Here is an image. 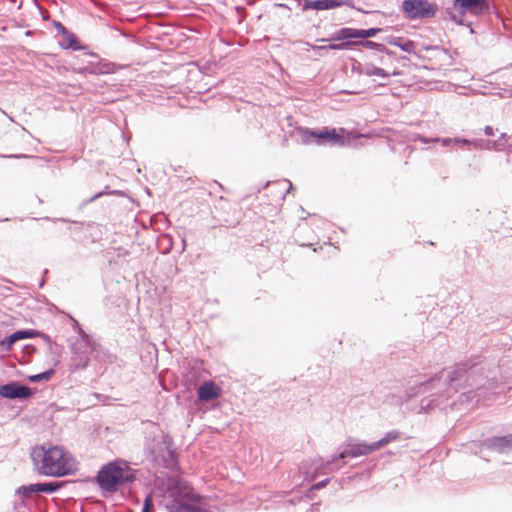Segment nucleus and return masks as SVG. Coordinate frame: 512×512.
Masks as SVG:
<instances>
[{"instance_id": "obj_30", "label": "nucleus", "mask_w": 512, "mask_h": 512, "mask_svg": "<svg viewBox=\"0 0 512 512\" xmlns=\"http://www.w3.org/2000/svg\"><path fill=\"white\" fill-rule=\"evenodd\" d=\"M76 470H77V468L75 467L74 459L72 457L68 456V454L66 453V470H65L66 475L72 474Z\"/></svg>"}, {"instance_id": "obj_2", "label": "nucleus", "mask_w": 512, "mask_h": 512, "mask_svg": "<svg viewBox=\"0 0 512 512\" xmlns=\"http://www.w3.org/2000/svg\"><path fill=\"white\" fill-rule=\"evenodd\" d=\"M66 320L76 334L69 344V371L70 374L77 372L81 374L87 368L90 353L95 350L94 344L74 317L66 313Z\"/></svg>"}, {"instance_id": "obj_39", "label": "nucleus", "mask_w": 512, "mask_h": 512, "mask_svg": "<svg viewBox=\"0 0 512 512\" xmlns=\"http://www.w3.org/2000/svg\"><path fill=\"white\" fill-rule=\"evenodd\" d=\"M416 393H417V391H415V388H413L412 392L408 393L407 396H408V398H410V397L414 396Z\"/></svg>"}, {"instance_id": "obj_32", "label": "nucleus", "mask_w": 512, "mask_h": 512, "mask_svg": "<svg viewBox=\"0 0 512 512\" xmlns=\"http://www.w3.org/2000/svg\"><path fill=\"white\" fill-rule=\"evenodd\" d=\"M453 141H454V144H457V145H472L473 146V140H469L466 138H454Z\"/></svg>"}, {"instance_id": "obj_26", "label": "nucleus", "mask_w": 512, "mask_h": 512, "mask_svg": "<svg viewBox=\"0 0 512 512\" xmlns=\"http://www.w3.org/2000/svg\"><path fill=\"white\" fill-rule=\"evenodd\" d=\"M419 139L424 143V144H427V143H430V142H441L442 146H449L451 143H454L453 139L452 138H443V139H440V138H432V139H428L426 137H419Z\"/></svg>"}, {"instance_id": "obj_37", "label": "nucleus", "mask_w": 512, "mask_h": 512, "mask_svg": "<svg viewBox=\"0 0 512 512\" xmlns=\"http://www.w3.org/2000/svg\"><path fill=\"white\" fill-rule=\"evenodd\" d=\"M484 133L487 135V136H492L494 134V130L491 126H486L484 128Z\"/></svg>"}, {"instance_id": "obj_15", "label": "nucleus", "mask_w": 512, "mask_h": 512, "mask_svg": "<svg viewBox=\"0 0 512 512\" xmlns=\"http://www.w3.org/2000/svg\"><path fill=\"white\" fill-rule=\"evenodd\" d=\"M454 6H459L464 11L480 10L487 7L486 0H453Z\"/></svg>"}, {"instance_id": "obj_6", "label": "nucleus", "mask_w": 512, "mask_h": 512, "mask_svg": "<svg viewBox=\"0 0 512 512\" xmlns=\"http://www.w3.org/2000/svg\"><path fill=\"white\" fill-rule=\"evenodd\" d=\"M305 143L315 142L316 144H331L334 146H343V137L337 133L336 129L324 130H303Z\"/></svg>"}, {"instance_id": "obj_31", "label": "nucleus", "mask_w": 512, "mask_h": 512, "mask_svg": "<svg viewBox=\"0 0 512 512\" xmlns=\"http://www.w3.org/2000/svg\"><path fill=\"white\" fill-rule=\"evenodd\" d=\"M310 48L316 52H318V55L319 56H324L325 55V52L327 50H330L329 48H327V45H320V46H317V45H309Z\"/></svg>"}, {"instance_id": "obj_41", "label": "nucleus", "mask_w": 512, "mask_h": 512, "mask_svg": "<svg viewBox=\"0 0 512 512\" xmlns=\"http://www.w3.org/2000/svg\"><path fill=\"white\" fill-rule=\"evenodd\" d=\"M288 183H289V189H288V191H289L292 188V184H291V182H288Z\"/></svg>"}, {"instance_id": "obj_11", "label": "nucleus", "mask_w": 512, "mask_h": 512, "mask_svg": "<svg viewBox=\"0 0 512 512\" xmlns=\"http://www.w3.org/2000/svg\"><path fill=\"white\" fill-rule=\"evenodd\" d=\"M62 487V482L34 483L18 488L17 493L30 495L32 493H52Z\"/></svg>"}, {"instance_id": "obj_19", "label": "nucleus", "mask_w": 512, "mask_h": 512, "mask_svg": "<svg viewBox=\"0 0 512 512\" xmlns=\"http://www.w3.org/2000/svg\"><path fill=\"white\" fill-rule=\"evenodd\" d=\"M400 435L401 433L398 430H391L387 432L380 440L374 442L376 449L379 450L389 443L398 440Z\"/></svg>"}, {"instance_id": "obj_27", "label": "nucleus", "mask_w": 512, "mask_h": 512, "mask_svg": "<svg viewBox=\"0 0 512 512\" xmlns=\"http://www.w3.org/2000/svg\"><path fill=\"white\" fill-rule=\"evenodd\" d=\"M17 338V341L27 338H33L37 335L35 330H19L14 332Z\"/></svg>"}, {"instance_id": "obj_13", "label": "nucleus", "mask_w": 512, "mask_h": 512, "mask_svg": "<svg viewBox=\"0 0 512 512\" xmlns=\"http://www.w3.org/2000/svg\"><path fill=\"white\" fill-rule=\"evenodd\" d=\"M66 51L75 53L76 51H83L84 57H95L94 53L88 52L87 46L81 45L78 38L66 30Z\"/></svg>"}, {"instance_id": "obj_10", "label": "nucleus", "mask_w": 512, "mask_h": 512, "mask_svg": "<svg viewBox=\"0 0 512 512\" xmlns=\"http://www.w3.org/2000/svg\"><path fill=\"white\" fill-rule=\"evenodd\" d=\"M86 58L84 56L79 58L75 53L66 51V66H69V69L78 73H97L96 69L90 66V62ZM66 70H68V67H66Z\"/></svg>"}, {"instance_id": "obj_25", "label": "nucleus", "mask_w": 512, "mask_h": 512, "mask_svg": "<svg viewBox=\"0 0 512 512\" xmlns=\"http://www.w3.org/2000/svg\"><path fill=\"white\" fill-rule=\"evenodd\" d=\"M493 141L485 139H473V147L479 150H493Z\"/></svg>"}, {"instance_id": "obj_1", "label": "nucleus", "mask_w": 512, "mask_h": 512, "mask_svg": "<svg viewBox=\"0 0 512 512\" xmlns=\"http://www.w3.org/2000/svg\"><path fill=\"white\" fill-rule=\"evenodd\" d=\"M476 365L459 363L447 372L446 381L449 389L458 391V387L465 382L468 390L463 391L458 398L459 403L466 409L476 406L481 400L488 399L490 394L497 393V382L486 381L476 377Z\"/></svg>"}, {"instance_id": "obj_40", "label": "nucleus", "mask_w": 512, "mask_h": 512, "mask_svg": "<svg viewBox=\"0 0 512 512\" xmlns=\"http://www.w3.org/2000/svg\"><path fill=\"white\" fill-rule=\"evenodd\" d=\"M102 195V193H97L96 195H94L93 197H91L90 201H93L94 199L100 197Z\"/></svg>"}, {"instance_id": "obj_21", "label": "nucleus", "mask_w": 512, "mask_h": 512, "mask_svg": "<svg viewBox=\"0 0 512 512\" xmlns=\"http://www.w3.org/2000/svg\"><path fill=\"white\" fill-rule=\"evenodd\" d=\"M357 44L356 45H360V46H363L365 48H369V49H373V50H376V51H379V52H385V53H389L387 48L385 47V45L381 44V43H377V42H374V41H371V40H358L356 41Z\"/></svg>"}, {"instance_id": "obj_8", "label": "nucleus", "mask_w": 512, "mask_h": 512, "mask_svg": "<svg viewBox=\"0 0 512 512\" xmlns=\"http://www.w3.org/2000/svg\"><path fill=\"white\" fill-rule=\"evenodd\" d=\"M348 449L342 451L338 456L332 457L331 461L328 464L333 463L339 459H345L347 457L356 458L359 456L368 455L374 451H377L374 442L371 444H366L365 442H359L355 444H349Z\"/></svg>"}, {"instance_id": "obj_12", "label": "nucleus", "mask_w": 512, "mask_h": 512, "mask_svg": "<svg viewBox=\"0 0 512 512\" xmlns=\"http://www.w3.org/2000/svg\"><path fill=\"white\" fill-rule=\"evenodd\" d=\"M483 445L498 453H504L512 449V435L492 437L484 441Z\"/></svg>"}, {"instance_id": "obj_3", "label": "nucleus", "mask_w": 512, "mask_h": 512, "mask_svg": "<svg viewBox=\"0 0 512 512\" xmlns=\"http://www.w3.org/2000/svg\"><path fill=\"white\" fill-rule=\"evenodd\" d=\"M31 458L36 470L46 476H64V450L58 446L33 448Z\"/></svg>"}, {"instance_id": "obj_34", "label": "nucleus", "mask_w": 512, "mask_h": 512, "mask_svg": "<svg viewBox=\"0 0 512 512\" xmlns=\"http://www.w3.org/2000/svg\"><path fill=\"white\" fill-rule=\"evenodd\" d=\"M309 9L317 10V6H315V0L314 1L306 0L305 3L303 4V10H309Z\"/></svg>"}, {"instance_id": "obj_9", "label": "nucleus", "mask_w": 512, "mask_h": 512, "mask_svg": "<svg viewBox=\"0 0 512 512\" xmlns=\"http://www.w3.org/2000/svg\"><path fill=\"white\" fill-rule=\"evenodd\" d=\"M31 395V389L17 382H10L0 387V396L7 399H25Z\"/></svg>"}, {"instance_id": "obj_4", "label": "nucleus", "mask_w": 512, "mask_h": 512, "mask_svg": "<svg viewBox=\"0 0 512 512\" xmlns=\"http://www.w3.org/2000/svg\"><path fill=\"white\" fill-rule=\"evenodd\" d=\"M97 483L107 492L117 491L119 486L133 482L135 472L125 461H114L104 465L97 474Z\"/></svg>"}, {"instance_id": "obj_36", "label": "nucleus", "mask_w": 512, "mask_h": 512, "mask_svg": "<svg viewBox=\"0 0 512 512\" xmlns=\"http://www.w3.org/2000/svg\"><path fill=\"white\" fill-rule=\"evenodd\" d=\"M54 26L58 29L59 32L64 33V26L59 21H54Z\"/></svg>"}, {"instance_id": "obj_42", "label": "nucleus", "mask_w": 512, "mask_h": 512, "mask_svg": "<svg viewBox=\"0 0 512 512\" xmlns=\"http://www.w3.org/2000/svg\"><path fill=\"white\" fill-rule=\"evenodd\" d=\"M452 20H453V21H455V22H458V21L456 20V17H455V16H453V17H452Z\"/></svg>"}, {"instance_id": "obj_7", "label": "nucleus", "mask_w": 512, "mask_h": 512, "mask_svg": "<svg viewBox=\"0 0 512 512\" xmlns=\"http://www.w3.org/2000/svg\"><path fill=\"white\" fill-rule=\"evenodd\" d=\"M380 31V28L355 29L350 27H344L334 32L329 39H321V41H357L356 39L367 40L368 38L374 37Z\"/></svg>"}, {"instance_id": "obj_20", "label": "nucleus", "mask_w": 512, "mask_h": 512, "mask_svg": "<svg viewBox=\"0 0 512 512\" xmlns=\"http://www.w3.org/2000/svg\"><path fill=\"white\" fill-rule=\"evenodd\" d=\"M166 454L167 457L163 456L164 466L170 470H175L178 465L175 452L166 446Z\"/></svg>"}, {"instance_id": "obj_28", "label": "nucleus", "mask_w": 512, "mask_h": 512, "mask_svg": "<svg viewBox=\"0 0 512 512\" xmlns=\"http://www.w3.org/2000/svg\"><path fill=\"white\" fill-rule=\"evenodd\" d=\"M52 374H53V371L48 370V371H45L40 374L32 375V376H30V381L39 382L41 380H49Z\"/></svg>"}, {"instance_id": "obj_18", "label": "nucleus", "mask_w": 512, "mask_h": 512, "mask_svg": "<svg viewBox=\"0 0 512 512\" xmlns=\"http://www.w3.org/2000/svg\"><path fill=\"white\" fill-rule=\"evenodd\" d=\"M359 73L364 74L366 76H378L382 78H389L390 74L379 67L373 65H365L359 69Z\"/></svg>"}, {"instance_id": "obj_29", "label": "nucleus", "mask_w": 512, "mask_h": 512, "mask_svg": "<svg viewBox=\"0 0 512 512\" xmlns=\"http://www.w3.org/2000/svg\"><path fill=\"white\" fill-rule=\"evenodd\" d=\"M153 496L152 493L148 494L144 499L142 512H153Z\"/></svg>"}, {"instance_id": "obj_38", "label": "nucleus", "mask_w": 512, "mask_h": 512, "mask_svg": "<svg viewBox=\"0 0 512 512\" xmlns=\"http://www.w3.org/2000/svg\"><path fill=\"white\" fill-rule=\"evenodd\" d=\"M433 402H434V400L429 401L427 404H424V403H423V404H422V409H425L426 407H430V406H432V403H433Z\"/></svg>"}, {"instance_id": "obj_5", "label": "nucleus", "mask_w": 512, "mask_h": 512, "mask_svg": "<svg viewBox=\"0 0 512 512\" xmlns=\"http://www.w3.org/2000/svg\"><path fill=\"white\" fill-rule=\"evenodd\" d=\"M402 11L408 19L417 20L434 17L436 7L427 0H404Z\"/></svg>"}, {"instance_id": "obj_33", "label": "nucleus", "mask_w": 512, "mask_h": 512, "mask_svg": "<svg viewBox=\"0 0 512 512\" xmlns=\"http://www.w3.org/2000/svg\"><path fill=\"white\" fill-rule=\"evenodd\" d=\"M439 380L440 379L438 377L432 378L427 383H421L419 388H424L426 390L428 386H434L436 382H439Z\"/></svg>"}, {"instance_id": "obj_17", "label": "nucleus", "mask_w": 512, "mask_h": 512, "mask_svg": "<svg viewBox=\"0 0 512 512\" xmlns=\"http://www.w3.org/2000/svg\"><path fill=\"white\" fill-rule=\"evenodd\" d=\"M389 44L399 47L402 51L407 53H415V43L409 39L395 37L389 41Z\"/></svg>"}, {"instance_id": "obj_14", "label": "nucleus", "mask_w": 512, "mask_h": 512, "mask_svg": "<svg viewBox=\"0 0 512 512\" xmlns=\"http://www.w3.org/2000/svg\"><path fill=\"white\" fill-rule=\"evenodd\" d=\"M220 394L219 387L213 382H205L198 389V398L202 401H211Z\"/></svg>"}, {"instance_id": "obj_35", "label": "nucleus", "mask_w": 512, "mask_h": 512, "mask_svg": "<svg viewBox=\"0 0 512 512\" xmlns=\"http://www.w3.org/2000/svg\"><path fill=\"white\" fill-rule=\"evenodd\" d=\"M329 481H330L329 479L322 480V481L316 483L312 488L316 489V490L324 488L329 483Z\"/></svg>"}, {"instance_id": "obj_16", "label": "nucleus", "mask_w": 512, "mask_h": 512, "mask_svg": "<svg viewBox=\"0 0 512 512\" xmlns=\"http://www.w3.org/2000/svg\"><path fill=\"white\" fill-rule=\"evenodd\" d=\"M351 0H315L317 10H327L340 6H350Z\"/></svg>"}, {"instance_id": "obj_22", "label": "nucleus", "mask_w": 512, "mask_h": 512, "mask_svg": "<svg viewBox=\"0 0 512 512\" xmlns=\"http://www.w3.org/2000/svg\"><path fill=\"white\" fill-rule=\"evenodd\" d=\"M339 43H330L327 45V48L330 50H348L352 49L354 46H356L357 42H354L352 40H344V41H338Z\"/></svg>"}, {"instance_id": "obj_23", "label": "nucleus", "mask_w": 512, "mask_h": 512, "mask_svg": "<svg viewBox=\"0 0 512 512\" xmlns=\"http://www.w3.org/2000/svg\"><path fill=\"white\" fill-rule=\"evenodd\" d=\"M16 342L17 338L15 333H12L8 337L0 340V352H9Z\"/></svg>"}, {"instance_id": "obj_24", "label": "nucleus", "mask_w": 512, "mask_h": 512, "mask_svg": "<svg viewBox=\"0 0 512 512\" xmlns=\"http://www.w3.org/2000/svg\"><path fill=\"white\" fill-rule=\"evenodd\" d=\"M508 140L509 136L506 133H502L497 140L493 141V150L503 151L509 145Z\"/></svg>"}]
</instances>
